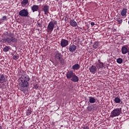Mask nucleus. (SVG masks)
Returning a JSON list of instances; mask_svg holds the SVG:
<instances>
[{
    "label": "nucleus",
    "instance_id": "7c9ffc66",
    "mask_svg": "<svg viewBox=\"0 0 129 129\" xmlns=\"http://www.w3.org/2000/svg\"><path fill=\"white\" fill-rule=\"evenodd\" d=\"M83 129H89V127L85 126Z\"/></svg>",
    "mask_w": 129,
    "mask_h": 129
},
{
    "label": "nucleus",
    "instance_id": "6e6552de",
    "mask_svg": "<svg viewBox=\"0 0 129 129\" xmlns=\"http://www.w3.org/2000/svg\"><path fill=\"white\" fill-rule=\"evenodd\" d=\"M50 9V7H49V6L45 5L42 8V11L44 12L45 15H48L49 14V9Z\"/></svg>",
    "mask_w": 129,
    "mask_h": 129
},
{
    "label": "nucleus",
    "instance_id": "4468645a",
    "mask_svg": "<svg viewBox=\"0 0 129 129\" xmlns=\"http://www.w3.org/2000/svg\"><path fill=\"white\" fill-rule=\"evenodd\" d=\"M121 52L123 54H126V53H128V49L125 46H124L121 48Z\"/></svg>",
    "mask_w": 129,
    "mask_h": 129
},
{
    "label": "nucleus",
    "instance_id": "dca6fc26",
    "mask_svg": "<svg viewBox=\"0 0 129 129\" xmlns=\"http://www.w3.org/2000/svg\"><path fill=\"white\" fill-rule=\"evenodd\" d=\"M127 13V9H123L121 12V16L122 17H125L126 16V13Z\"/></svg>",
    "mask_w": 129,
    "mask_h": 129
},
{
    "label": "nucleus",
    "instance_id": "20e7f679",
    "mask_svg": "<svg viewBox=\"0 0 129 129\" xmlns=\"http://www.w3.org/2000/svg\"><path fill=\"white\" fill-rule=\"evenodd\" d=\"M121 114V108H117L112 111L110 117H115L118 116Z\"/></svg>",
    "mask_w": 129,
    "mask_h": 129
},
{
    "label": "nucleus",
    "instance_id": "a878e982",
    "mask_svg": "<svg viewBox=\"0 0 129 129\" xmlns=\"http://www.w3.org/2000/svg\"><path fill=\"white\" fill-rule=\"evenodd\" d=\"M114 101L115 103H119V102H120V99L118 97H116L114 99Z\"/></svg>",
    "mask_w": 129,
    "mask_h": 129
},
{
    "label": "nucleus",
    "instance_id": "f3484780",
    "mask_svg": "<svg viewBox=\"0 0 129 129\" xmlns=\"http://www.w3.org/2000/svg\"><path fill=\"white\" fill-rule=\"evenodd\" d=\"M70 25H71L72 27H77V23L76 22L75 20H70Z\"/></svg>",
    "mask_w": 129,
    "mask_h": 129
},
{
    "label": "nucleus",
    "instance_id": "aec40b11",
    "mask_svg": "<svg viewBox=\"0 0 129 129\" xmlns=\"http://www.w3.org/2000/svg\"><path fill=\"white\" fill-rule=\"evenodd\" d=\"M98 46H99V42L98 41L95 42L93 44V47L94 49H97V48H98Z\"/></svg>",
    "mask_w": 129,
    "mask_h": 129
},
{
    "label": "nucleus",
    "instance_id": "f257e3e1",
    "mask_svg": "<svg viewBox=\"0 0 129 129\" xmlns=\"http://www.w3.org/2000/svg\"><path fill=\"white\" fill-rule=\"evenodd\" d=\"M19 85L22 88H27L30 86V77L22 75L19 79Z\"/></svg>",
    "mask_w": 129,
    "mask_h": 129
},
{
    "label": "nucleus",
    "instance_id": "1a4fd4ad",
    "mask_svg": "<svg viewBox=\"0 0 129 129\" xmlns=\"http://www.w3.org/2000/svg\"><path fill=\"white\" fill-rule=\"evenodd\" d=\"M54 58H55V59L59 60V61H61L62 60V54L57 51V52L55 53V54L54 55Z\"/></svg>",
    "mask_w": 129,
    "mask_h": 129
},
{
    "label": "nucleus",
    "instance_id": "5701e85b",
    "mask_svg": "<svg viewBox=\"0 0 129 129\" xmlns=\"http://www.w3.org/2000/svg\"><path fill=\"white\" fill-rule=\"evenodd\" d=\"M11 47L10 46H6L4 49H3V51L4 52H9V51H10V49Z\"/></svg>",
    "mask_w": 129,
    "mask_h": 129
},
{
    "label": "nucleus",
    "instance_id": "0eeeda50",
    "mask_svg": "<svg viewBox=\"0 0 129 129\" xmlns=\"http://www.w3.org/2000/svg\"><path fill=\"white\" fill-rule=\"evenodd\" d=\"M68 45H69V41L65 39H62L60 40V46L62 48H65V47H67Z\"/></svg>",
    "mask_w": 129,
    "mask_h": 129
},
{
    "label": "nucleus",
    "instance_id": "2f4dec72",
    "mask_svg": "<svg viewBox=\"0 0 129 129\" xmlns=\"http://www.w3.org/2000/svg\"><path fill=\"white\" fill-rule=\"evenodd\" d=\"M128 55H129V50H128Z\"/></svg>",
    "mask_w": 129,
    "mask_h": 129
},
{
    "label": "nucleus",
    "instance_id": "412c9836",
    "mask_svg": "<svg viewBox=\"0 0 129 129\" xmlns=\"http://www.w3.org/2000/svg\"><path fill=\"white\" fill-rule=\"evenodd\" d=\"M95 107L93 105L89 106L87 107V109L89 111H93Z\"/></svg>",
    "mask_w": 129,
    "mask_h": 129
},
{
    "label": "nucleus",
    "instance_id": "393cba45",
    "mask_svg": "<svg viewBox=\"0 0 129 129\" xmlns=\"http://www.w3.org/2000/svg\"><path fill=\"white\" fill-rule=\"evenodd\" d=\"M31 114H32V110H31V109H28V110H27L26 115L29 116V115H31Z\"/></svg>",
    "mask_w": 129,
    "mask_h": 129
},
{
    "label": "nucleus",
    "instance_id": "c756f323",
    "mask_svg": "<svg viewBox=\"0 0 129 129\" xmlns=\"http://www.w3.org/2000/svg\"><path fill=\"white\" fill-rule=\"evenodd\" d=\"M91 26H94V25H95V23L94 22H91Z\"/></svg>",
    "mask_w": 129,
    "mask_h": 129
},
{
    "label": "nucleus",
    "instance_id": "39448f33",
    "mask_svg": "<svg viewBox=\"0 0 129 129\" xmlns=\"http://www.w3.org/2000/svg\"><path fill=\"white\" fill-rule=\"evenodd\" d=\"M56 24H57L56 21H50L47 26L48 32H50V33H52L54 30V27H55V25H56Z\"/></svg>",
    "mask_w": 129,
    "mask_h": 129
},
{
    "label": "nucleus",
    "instance_id": "2eb2a0df",
    "mask_svg": "<svg viewBox=\"0 0 129 129\" xmlns=\"http://www.w3.org/2000/svg\"><path fill=\"white\" fill-rule=\"evenodd\" d=\"M31 10L33 13H35V12H38V10H39V6L38 5H33L31 7Z\"/></svg>",
    "mask_w": 129,
    "mask_h": 129
},
{
    "label": "nucleus",
    "instance_id": "9b49d317",
    "mask_svg": "<svg viewBox=\"0 0 129 129\" xmlns=\"http://www.w3.org/2000/svg\"><path fill=\"white\" fill-rule=\"evenodd\" d=\"M76 48H77V47L75 45H70L69 46V50L70 52H74V51L76 50Z\"/></svg>",
    "mask_w": 129,
    "mask_h": 129
},
{
    "label": "nucleus",
    "instance_id": "f03ea898",
    "mask_svg": "<svg viewBox=\"0 0 129 129\" xmlns=\"http://www.w3.org/2000/svg\"><path fill=\"white\" fill-rule=\"evenodd\" d=\"M67 79H70L73 82H78L79 81V78L73 73V71H70L67 72Z\"/></svg>",
    "mask_w": 129,
    "mask_h": 129
},
{
    "label": "nucleus",
    "instance_id": "7ed1b4c3",
    "mask_svg": "<svg viewBox=\"0 0 129 129\" xmlns=\"http://www.w3.org/2000/svg\"><path fill=\"white\" fill-rule=\"evenodd\" d=\"M3 40L4 43L7 42L9 44L11 43H17V42H18V39L15 38L14 35L12 33H10L6 38H4Z\"/></svg>",
    "mask_w": 129,
    "mask_h": 129
},
{
    "label": "nucleus",
    "instance_id": "423d86ee",
    "mask_svg": "<svg viewBox=\"0 0 129 129\" xmlns=\"http://www.w3.org/2000/svg\"><path fill=\"white\" fill-rule=\"evenodd\" d=\"M19 15L20 17H28L29 16V12L27 9H23L19 12Z\"/></svg>",
    "mask_w": 129,
    "mask_h": 129
},
{
    "label": "nucleus",
    "instance_id": "9d476101",
    "mask_svg": "<svg viewBox=\"0 0 129 129\" xmlns=\"http://www.w3.org/2000/svg\"><path fill=\"white\" fill-rule=\"evenodd\" d=\"M90 72L92 73V74H95V72H96V71L97 70V68L95 66H92L89 68Z\"/></svg>",
    "mask_w": 129,
    "mask_h": 129
},
{
    "label": "nucleus",
    "instance_id": "cd10ccee",
    "mask_svg": "<svg viewBox=\"0 0 129 129\" xmlns=\"http://www.w3.org/2000/svg\"><path fill=\"white\" fill-rule=\"evenodd\" d=\"M13 59L14 60H18V59H19V55H14L13 56Z\"/></svg>",
    "mask_w": 129,
    "mask_h": 129
},
{
    "label": "nucleus",
    "instance_id": "bb28decb",
    "mask_svg": "<svg viewBox=\"0 0 129 129\" xmlns=\"http://www.w3.org/2000/svg\"><path fill=\"white\" fill-rule=\"evenodd\" d=\"M117 22H118V24H121V23H122V19L120 18H117Z\"/></svg>",
    "mask_w": 129,
    "mask_h": 129
},
{
    "label": "nucleus",
    "instance_id": "4be33fe9",
    "mask_svg": "<svg viewBox=\"0 0 129 129\" xmlns=\"http://www.w3.org/2000/svg\"><path fill=\"white\" fill-rule=\"evenodd\" d=\"M21 4L22 6H26L29 4V0H23Z\"/></svg>",
    "mask_w": 129,
    "mask_h": 129
},
{
    "label": "nucleus",
    "instance_id": "ddd939ff",
    "mask_svg": "<svg viewBox=\"0 0 129 129\" xmlns=\"http://www.w3.org/2000/svg\"><path fill=\"white\" fill-rule=\"evenodd\" d=\"M6 82V78L5 75L0 74V84Z\"/></svg>",
    "mask_w": 129,
    "mask_h": 129
},
{
    "label": "nucleus",
    "instance_id": "f8f14e48",
    "mask_svg": "<svg viewBox=\"0 0 129 129\" xmlns=\"http://www.w3.org/2000/svg\"><path fill=\"white\" fill-rule=\"evenodd\" d=\"M96 66L98 69L103 68V63L100 61V60H98V62L96 63Z\"/></svg>",
    "mask_w": 129,
    "mask_h": 129
},
{
    "label": "nucleus",
    "instance_id": "a211bd4d",
    "mask_svg": "<svg viewBox=\"0 0 129 129\" xmlns=\"http://www.w3.org/2000/svg\"><path fill=\"white\" fill-rule=\"evenodd\" d=\"M72 69L73 70H78V69H80V65L78 63H76L72 67Z\"/></svg>",
    "mask_w": 129,
    "mask_h": 129
},
{
    "label": "nucleus",
    "instance_id": "6ab92c4d",
    "mask_svg": "<svg viewBox=\"0 0 129 129\" xmlns=\"http://www.w3.org/2000/svg\"><path fill=\"white\" fill-rule=\"evenodd\" d=\"M89 99L90 103H95L96 102V99L93 97H89Z\"/></svg>",
    "mask_w": 129,
    "mask_h": 129
},
{
    "label": "nucleus",
    "instance_id": "c85d7f7f",
    "mask_svg": "<svg viewBox=\"0 0 129 129\" xmlns=\"http://www.w3.org/2000/svg\"><path fill=\"white\" fill-rule=\"evenodd\" d=\"M2 20L3 21H5V20H7V17L6 16H3Z\"/></svg>",
    "mask_w": 129,
    "mask_h": 129
},
{
    "label": "nucleus",
    "instance_id": "b1692460",
    "mask_svg": "<svg viewBox=\"0 0 129 129\" xmlns=\"http://www.w3.org/2000/svg\"><path fill=\"white\" fill-rule=\"evenodd\" d=\"M123 60L122 58H118L116 59V62L117 63H118V64H121V63H122L123 62Z\"/></svg>",
    "mask_w": 129,
    "mask_h": 129
}]
</instances>
